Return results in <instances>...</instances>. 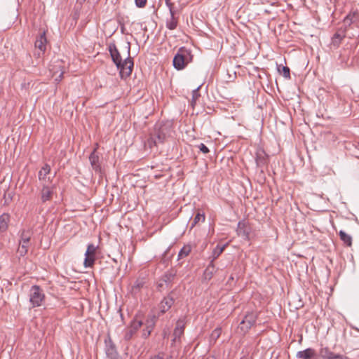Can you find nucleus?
<instances>
[{
	"label": "nucleus",
	"instance_id": "6e6552de",
	"mask_svg": "<svg viewBox=\"0 0 359 359\" xmlns=\"http://www.w3.org/2000/svg\"><path fill=\"white\" fill-rule=\"evenodd\" d=\"M50 166L48 164H45L38 173V178L42 184H52V180L54 178L50 176Z\"/></svg>",
	"mask_w": 359,
	"mask_h": 359
},
{
	"label": "nucleus",
	"instance_id": "393cba45",
	"mask_svg": "<svg viewBox=\"0 0 359 359\" xmlns=\"http://www.w3.org/2000/svg\"><path fill=\"white\" fill-rule=\"evenodd\" d=\"M157 318H158V316H156L155 315L148 316V317L145 321V323H144L145 327H147V329H149V330L154 329Z\"/></svg>",
	"mask_w": 359,
	"mask_h": 359
},
{
	"label": "nucleus",
	"instance_id": "412c9836",
	"mask_svg": "<svg viewBox=\"0 0 359 359\" xmlns=\"http://www.w3.org/2000/svg\"><path fill=\"white\" fill-rule=\"evenodd\" d=\"M217 269L215 266L214 262L212 261H210L208 266L206 267L204 273H203V277L205 280H210L214 276V274L216 273Z\"/></svg>",
	"mask_w": 359,
	"mask_h": 359
},
{
	"label": "nucleus",
	"instance_id": "79ce46f5",
	"mask_svg": "<svg viewBox=\"0 0 359 359\" xmlns=\"http://www.w3.org/2000/svg\"><path fill=\"white\" fill-rule=\"evenodd\" d=\"M150 359H163V357L161 356L160 355H155L151 357Z\"/></svg>",
	"mask_w": 359,
	"mask_h": 359
},
{
	"label": "nucleus",
	"instance_id": "39448f33",
	"mask_svg": "<svg viewBox=\"0 0 359 359\" xmlns=\"http://www.w3.org/2000/svg\"><path fill=\"white\" fill-rule=\"evenodd\" d=\"M133 66V60L130 55L121 63V67L118 69L122 79H126L131 75Z\"/></svg>",
	"mask_w": 359,
	"mask_h": 359
},
{
	"label": "nucleus",
	"instance_id": "ddd939ff",
	"mask_svg": "<svg viewBox=\"0 0 359 359\" xmlns=\"http://www.w3.org/2000/svg\"><path fill=\"white\" fill-rule=\"evenodd\" d=\"M109 51L111 57L112 61L116 65L117 68H120L121 63L123 61L119 51L118 50L114 43H111L109 46Z\"/></svg>",
	"mask_w": 359,
	"mask_h": 359
},
{
	"label": "nucleus",
	"instance_id": "a19ab883",
	"mask_svg": "<svg viewBox=\"0 0 359 359\" xmlns=\"http://www.w3.org/2000/svg\"><path fill=\"white\" fill-rule=\"evenodd\" d=\"M152 330H153L147 329L146 327L145 329L143 330L142 337L145 339L147 338L151 334Z\"/></svg>",
	"mask_w": 359,
	"mask_h": 359
},
{
	"label": "nucleus",
	"instance_id": "2f4dec72",
	"mask_svg": "<svg viewBox=\"0 0 359 359\" xmlns=\"http://www.w3.org/2000/svg\"><path fill=\"white\" fill-rule=\"evenodd\" d=\"M278 70L279 72L283 73L285 79H290V68L286 66H278Z\"/></svg>",
	"mask_w": 359,
	"mask_h": 359
},
{
	"label": "nucleus",
	"instance_id": "ea45409f",
	"mask_svg": "<svg viewBox=\"0 0 359 359\" xmlns=\"http://www.w3.org/2000/svg\"><path fill=\"white\" fill-rule=\"evenodd\" d=\"M198 148L200 149V151L201 152H203V154H208L210 151H209V149L203 143H201L199 146H198Z\"/></svg>",
	"mask_w": 359,
	"mask_h": 359
},
{
	"label": "nucleus",
	"instance_id": "c9c22d12",
	"mask_svg": "<svg viewBox=\"0 0 359 359\" xmlns=\"http://www.w3.org/2000/svg\"><path fill=\"white\" fill-rule=\"evenodd\" d=\"M135 333L136 332L135 331H133V330H131L130 327L127 328L125 330L124 339L126 341L130 340Z\"/></svg>",
	"mask_w": 359,
	"mask_h": 359
},
{
	"label": "nucleus",
	"instance_id": "49530a36",
	"mask_svg": "<svg viewBox=\"0 0 359 359\" xmlns=\"http://www.w3.org/2000/svg\"><path fill=\"white\" fill-rule=\"evenodd\" d=\"M130 46H128V55H130Z\"/></svg>",
	"mask_w": 359,
	"mask_h": 359
},
{
	"label": "nucleus",
	"instance_id": "f03ea898",
	"mask_svg": "<svg viewBox=\"0 0 359 359\" xmlns=\"http://www.w3.org/2000/svg\"><path fill=\"white\" fill-rule=\"evenodd\" d=\"M29 302L32 307H39L41 306L45 299V294L43 290L36 285L31 287L29 292Z\"/></svg>",
	"mask_w": 359,
	"mask_h": 359
},
{
	"label": "nucleus",
	"instance_id": "6ab92c4d",
	"mask_svg": "<svg viewBox=\"0 0 359 359\" xmlns=\"http://www.w3.org/2000/svg\"><path fill=\"white\" fill-rule=\"evenodd\" d=\"M50 71L53 72V76H55V81L58 83L62 79L64 71L62 70V65L60 63L53 65Z\"/></svg>",
	"mask_w": 359,
	"mask_h": 359
},
{
	"label": "nucleus",
	"instance_id": "f257e3e1",
	"mask_svg": "<svg viewBox=\"0 0 359 359\" xmlns=\"http://www.w3.org/2000/svg\"><path fill=\"white\" fill-rule=\"evenodd\" d=\"M191 59V52L185 48H180L173 58V66L177 70L183 69Z\"/></svg>",
	"mask_w": 359,
	"mask_h": 359
},
{
	"label": "nucleus",
	"instance_id": "7ed1b4c3",
	"mask_svg": "<svg viewBox=\"0 0 359 359\" xmlns=\"http://www.w3.org/2000/svg\"><path fill=\"white\" fill-rule=\"evenodd\" d=\"M167 128L165 126L156 127L148 140L149 147H152L153 146H157L158 144L163 143L167 138Z\"/></svg>",
	"mask_w": 359,
	"mask_h": 359
},
{
	"label": "nucleus",
	"instance_id": "423d86ee",
	"mask_svg": "<svg viewBox=\"0 0 359 359\" xmlns=\"http://www.w3.org/2000/svg\"><path fill=\"white\" fill-rule=\"evenodd\" d=\"M175 302L174 292H170L166 297H165L158 304V317L164 314L169 311Z\"/></svg>",
	"mask_w": 359,
	"mask_h": 359
},
{
	"label": "nucleus",
	"instance_id": "72a5a7b5",
	"mask_svg": "<svg viewBox=\"0 0 359 359\" xmlns=\"http://www.w3.org/2000/svg\"><path fill=\"white\" fill-rule=\"evenodd\" d=\"M95 260V259L93 256L88 255V257H86L83 263L84 266L86 268L92 267L94 264Z\"/></svg>",
	"mask_w": 359,
	"mask_h": 359
},
{
	"label": "nucleus",
	"instance_id": "f8f14e48",
	"mask_svg": "<svg viewBox=\"0 0 359 359\" xmlns=\"http://www.w3.org/2000/svg\"><path fill=\"white\" fill-rule=\"evenodd\" d=\"M319 356L321 359H346L344 355L336 354L327 347H323L319 350Z\"/></svg>",
	"mask_w": 359,
	"mask_h": 359
},
{
	"label": "nucleus",
	"instance_id": "5701e85b",
	"mask_svg": "<svg viewBox=\"0 0 359 359\" xmlns=\"http://www.w3.org/2000/svg\"><path fill=\"white\" fill-rule=\"evenodd\" d=\"M178 16H170L166 20V27L170 30H174L178 25Z\"/></svg>",
	"mask_w": 359,
	"mask_h": 359
},
{
	"label": "nucleus",
	"instance_id": "37998d69",
	"mask_svg": "<svg viewBox=\"0 0 359 359\" xmlns=\"http://www.w3.org/2000/svg\"><path fill=\"white\" fill-rule=\"evenodd\" d=\"M238 226V228L241 229V226H244V224L242 223L241 222H239Z\"/></svg>",
	"mask_w": 359,
	"mask_h": 359
},
{
	"label": "nucleus",
	"instance_id": "7c9ffc66",
	"mask_svg": "<svg viewBox=\"0 0 359 359\" xmlns=\"http://www.w3.org/2000/svg\"><path fill=\"white\" fill-rule=\"evenodd\" d=\"M96 250L97 247L95 246L93 244H88L87 246V250L85 253V257H88V255L95 257Z\"/></svg>",
	"mask_w": 359,
	"mask_h": 359
},
{
	"label": "nucleus",
	"instance_id": "a878e982",
	"mask_svg": "<svg viewBox=\"0 0 359 359\" xmlns=\"http://www.w3.org/2000/svg\"><path fill=\"white\" fill-rule=\"evenodd\" d=\"M340 239L347 245L351 246L352 245V238L351 236L347 234L343 231L339 232Z\"/></svg>",
	"mask_w": 359,
	"mask_h": 359
},
{
	"label": "nucleus",
	"instance_id": "4be33fe9",
	"mask_svg": "<svg viewBox=\"0 0 359 359\" xmlns=\"http://www.w3.org/2000/svg\"><path fill=\"white\" fill-rule=\"evenodd\" d=\"M10 221V215L7 213H4L0 216V231L4 232L7 230L8 222Z\"/></svg>",
	"mask_w": 359,
	"mask_h": 359
},
{
	"label": "nucleus",
	"instance_id": "9d476101",
	"mask_svg": "<svg viewBox=\"0 0 359 359\" xmlns=\"http://www.w3.org/2000/svg\"><path fill=\"white\" fill-rule=\"evenodd\" d=\"M175 278V274L170 272L165 273L158 283V288L160 291L171 287V283Z\"/></svg>",
	"mask_w": 359,
	"mask_h": 359
},
{
	"label": "nucleus",
	"instance_id": "9b49d317",
	"mask_svg": "<svg viewBox=\"0 0 359 359\" xmlns=\"http://www.w3.org/2000/svg\"><path fill=\"white\" fill-rule=\"evenodd\" d=\"M185 318H180L176 323V327L173 332V342L180 341V337L183 335L185 328Z\"/></svg>",
	"mask_w": 359,
	"mask_h": 359
},
{
	"label": "nucleus",
	"instance_id": "58836bf2",
	"mask_svg": "<svg viewBox=\"0 0 359 359\" xmlns=\"http://www.w3.org/2000/svg\"><path fill=\"white\" fill-rule=\"evenodd\" d=\"M147 0H135V3L137 7L144 8L147 4Z\"/></svg>",
	"mask_w": 359,
	"mask_h": 359
},
{
	"label": "nucleus",
	"instance_id": "a211bd4d",
	"mask_svg": "<svg viewBox=\"0 0 359 359\" xmlns=\"http://www.w3.org/2000/svg\"><path fill=\"white\" fill-rule=\"evenodd\" d=\"M46 43H47V39L46 37V32H43L36 38L35 43H34V46L36 48H39L41 51L45 52V50L46 49Z\"/></svg>",
	"mask_w": 359,
	"mask_h": 359
},
{
	"label": "nucleus",
	"instance_id": "c03bdc74",
	"mask_svg": "<svg viewBox=\"0 0 359 359\" xmlns=\"http://www.w3.org/2000/svg\"><path fill=\"white\" fill-rule=\"evenodd\" d=\"M165 4H168L170 1H171V0H165Z\"/></svg>",
	"mask_w": 359,
	"mask_h": 359
},
{
	"label": "nucleus",
	"instance_id": "f704fd0d",
	"mask_svg": "<svg viewBox=\"0 0 359 359\" xmlns=\"http://www.w3.org/2000/svg\"><path fill=\"white\" fill-rule=\"evenodd\" d=\"M142 325L143 323L141 320H134L131 322L129 327L136 332Z\"/></svg>",
	"mask_w": 359,
	"mask_h": 359
},
{
	"label": "nucleus",
	"instance_id": "dca6fc26",
	"mask_svg": "<svg viewBox=\"0 0 359 359\" xmlns=\"http://www.w3.org/2000/svg\"><path fill=\"white\" fill-rule=\"evenodd\" d=\"M255 161L257 167H263L267 164L268 156L262 149L257 150Z\"/></svg>",
	"mask_w": 359,
	"mask_h": 359
},
{
	"label": "nucleus",
	"instance_id": "bb28decb",
	"mask_svg": "<svg viewBox=\"0 0 359 359\" xmlns=\"http://www.w3.org/2000/svg\"><path fill=\"white\" fill-rule=\"evenodd\" d=\"M358 16L359 15L358 12L351 13L346 17L344 22L346 24L351 25V23L358 20Z\"/></svg>",
	"mask_w": 359,
	"mask_h": 359
},
{
	"label": "nucleus",
	"instance_id": "2eb2a0df",
	"mask_svg": "<svg viewBox=\"0 0 359 359\" xmlns=\"http://www.w3.org/2000/svg\"><path fill=\"white\" fill-rule=\"evenodd\" d=\"M106 344V354L110 359H116L117 351L114 344L112 342L110 337L105 340Z\"/></svg>",
	"mask_w": 359,
	"mask_h": 359
},
{
	"label": "nucleus",
	"instance_id": "0eeeda50",
	"mask_svg": "<svg viewBox=\"0 0 359 359\" xmlns=\"http://www.w3.org/2000/svg\"><path fill=\"white\" fill-rule=\"evenodd\" d=\"M257 316L253 313H248L241 322L238 328L245 334L255 324Z\"/></svg>",
	"mask_w": 359,
	"mask_h": 359
},
{
	"label": "nucleus",
	"instance_id": "a18cd8bd",
	"mask_svg": "<svg viewBox=\"0 0 359 359\" xmlns=\"http://www.w3.org/2000/svg\"><path fill=\"white\" fill-rule=\"evenodd\" d=\"M79 1H80L81 4H82L83 2L86 1V0H78Z\"/></svg>",
	"mask_w": 359,
	"mask_h": 359
},
{
	"label": "nucleus",
	"instance_id": "4468645a",
	"mask_svg": "<svg viewBox=\"0 0 359 359\" xmlns=\"http://www.w3.org/2000/svg\"><path fill=\"white\" fill-rule=\"evenodd\" d=\"M345 37V31L338 30L332 37L330 46H332L334 48H339Z\"/></svg>",
	"mask_w": 359,
	"mask_h": 359
},
{
	"label": "nucleus",
	"instance_id": "4c0bfd02",
	"mask_svg": "<svg viewBox=\"0 0 359 359\" xmlns=\"http://www.w3.org/2000/svg\"><path fill=\"white\" fill-rule=\"evenodd\" d=\"M221 333H222L221 328L217 327L212 331L210 337L212 339L217 340L219 337Z\"/></svg>",
	"mask_w": 359,
	"mask_h": 359
},
{
	"label": "nucleus",
	"instance_id": "1a4fd4ad",
	"mask_svg": "<svg viewBox=\"0 0 359 359\" xmlns=\"http://www.w3.org/2000/svg\"><path fill=\"white\" fill-rule=\"evenodd\" d=\"M55 186L52 184H42L41 190V199L43 203L50 201L53 197Z\"/></svg>",
	"mask_w": 359,
	"mask_h": 359
},
{
	"label": "nucleus",
	"instance_id": "c85d7f7f",
	"mask_svg": "<svg viewBox=\"0 0 359 359\" xmlns=\"http://www.w3.org/2000/svg\"><path fill=\"white\" fill-rule=\"evenodd\" d=\"M205 219V216L203 212H198L194 218L193 222L191 224V228L195 226L200 222H203Z\"/></svg>",
	"mask_w": 359,
	"mask_h": 359
},
{
	"label": "nucleus",
	"instance_id": "473e14b6",
	"mask_svg": "<svg viewBox=\"0 0 359 359\" xmlns=\"http://www.w3.org/2000/svg\"><path fill=\"white\" fill-rule=\"evenodd\" d=\"M166 6L169 8L170 16H177L179 14V10L175 7L173 3L170 1L168 4H166Z\"/></svg>",
	"mask_w": 359,
	"mask_h": 359
},
{
	"label": "nucleus",
	"instance_id": "c756f323",
	"mask_svg": "<svg viewBox=\"0 0 359 359\" xmlns=\"http://www.w3.org/2000/svg\"><path fill=\"white\" fill-rule=\"evenodd\" d=\"M200 88H201V86H198L197 88L194 89L192 91V98H191V105L193 107H194V106L196 104V102L198 101V100L201 97V95H200V93H199Z\"/></svg>",
	"mask_w": 359,
	"mask_h": 359
},
{
	"label": "nucleus",
	"instance_id": "20e7f679",
	"mask_svg": "<svg viewBox=\"0 0 359 359\" xmlns=\"http://www.w3.org/2000/svg\"><path fill=\"white\" fill-rule=\"evenodd\" d=\"M32 236V232L30 230L23 229L20 233V238L19 241V247L18 252L20 256H25L30 246V240Z\"/></svg>",
	"mask_w": 359,
	"mask_h": 359
},
{
	"label": "nucleus",
	"instance_id": "b1692460",
	"mask_svg": "<svg viewBox=\"0 0 359 359\" xmlns=\"http://www.w3.org/2000/svg\"><path fill=\"white\" fill-rule=\"evenodd\" d=\"M226 246V245H224L222 246L217 245L212 251L210 261H212V262H214V261L217 259L219 257V255L223 252Z\"/></svg>",
	"mask_w": 359,
	"mask_h": 359
},
{
	"label": "nucleus",
	"instance_id": "aec40b11",
	"mask_svg": "<svg viewBox=\"0 0 359 359\" xmlns=\"http://www.w3.org/2000/svg\"><path fill=\"white\" fill-rule=\"evenodd\" d=\"M316 355L314 349L308 348L304 351H298L296 356L299 359H313Z\"/></svg>",
	"mask_w": 359,
	"mask_h": 359
},
{
	"label": "nucleus",
	"instance_id": "cd10ccee",
	"mask_svg": "<svg viewBox=\"0 0 359 359\" xmlns=\"http://www.w3.org/2000/svg\"><path fill=\"white\" fill-rule=\"evenodd\" d=\"M191 251V248L190 245H184L179 252L178 254V259H182L189 255Z\"/></svg>",
	"mask_w": 359,
	"mask_h": 359
},
{
	"label": "nucleus",
	"instance_id": "e433bc0d",
	"mask_svg": "<svg viewBox=\"0 0 359 359\" xmlns=\"http://www.w3.org/2000/svg\"><path fill=\"white\" fill-rule=\"evenodd\" d=\"M144 281L142 279H141V280H140V279L137 280L135 282V283H134V285H133V290L134 292H136L137 290H140L141 287H143V285H144Z\"/></svg>",
	"mask_w": 359,
	"mask_h": 359
},
{
	"label": "nucleus",
	"instance_id": "f3484780",
	"mask_svg": "<svg viewBox=\"0 0 359 359\" xmlns=\"http://www.w3.org/2000/svg\"><path fill=\"white\" fill-rule=\"evenodd\" d=\"M97 149L95 148L93 152L90 154L89 156V161L93 169L95 172L101 171V166L100 163V156L96 151Z\"/></svg>",
	"mask_w": 359,
	"mask_h": 359
}]
</instances>
